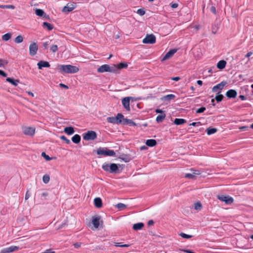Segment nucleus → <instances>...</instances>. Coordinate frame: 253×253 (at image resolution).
<instances>
[{
  "label": "nucleus",
  "instance_id": "41",
  "mask_svg": "<svg viewBox=\"0 0 253 253\" xmlns=\"http://www.w3.org/2000/svg\"><path fill=\"white\" fill-rule=\"evenodd\" d=\"M50 180L49 176L47 174H45L42 177V181L45 183H47Z\"/></svg>",
  "mask_w": 253,
  "mask_h": 253
},
{
  "label": "nucleus",
  "instance_id": "47",
  "mask_svg": "<svg viewBox=\"0 0 253 253\" xmlns=\"http://www.w3.org/2000/svg\"><path fill=\"white\" fill-rule=\"evenodd\" d=\"M60 138L61 140L64 141L67 144H68L70 143V140L67 138V137L64 135L61 136Z\"/></svg>",
  "mask_w": 253,
  "mask_h": 253
},
{
  "label": "nucleus",
  "instance_id": "6",
  "mask_svg": "<svg viewBox=\"0 0 253 253\" xmlns=\"http://www.w3.org/2000/svg\"><path fill=\"white\" fill-rule=\"evenodd\" d=\"M156 42V37L151 34L147 35L143 40V43L146 44H153Z\"/></svg>",
  "mask_w": 253,
  "mask_h": 253
},
{
  "label": "nucleus",
  "instance_id": "5",
  "mask_svg": "<svg viewBox=\"0 0 253 253\" xmlns=\"http://www.w3.org/2000/svg\"><path fill=\"white\" fill-rule=\"evenodd\" d=\"M217 199L222 202H225L227 205H230L234 201L233 198L231 197L222 194L218 195Z\"/></svg>",
  "mask_w": 253,
  "mask_h": 253
},
{
  "label": "nucleus",
  "instance_id": "49",
  "mask_svg": "<svg viewBox=\"0 0 253 253\" xmlns=\"http://www.w3.org/2000/svg\"><path fill=\"white\" fill-rule=\"evenodd\" d=\"M137 13L140 16H143L145 14V12L143 9H138L137 11Z\"/></svg>",
  "mask_w": 253,
  "mask_h": 253
},
{
  "label": "nucleus",
  "instance_id": "46",
  "mask_svg": "<svg viewBox=\"0 0 253 253\" xmlns=\"http://www.w3.org/2000/svg\"><path fill=\"white\" fill-rule=\"evenodd\" d=\"M50 49L53 52H55L58 50V46L56 44L52 45L50 46Z\"/></svg>",
  "mask_w": 253,
  "mask_h": 253
},
{
  "label": "nucleus",
  "instance_id": "40",
  "mask_svg": "<svg viewBox=\"0 0 253 253\" xmlns=\"http://www.w3.org/2000/svg\"><path fill=\"white\" fill-rule=\"evenodd\" d=\"M219 93L220 91L218 92V94L216 95L215 97V99L218 102L221 101L223 98V95L219 94Z\"/></svg>",
  "mask_w": 253,
  "mask_h": 253
},
{
  "label": "nucleus",
  "instance_id": "11",
  "mask_svg": "<svg viewBox=\"0 0 253 253\" xmlns=\"http://www.w3.org/2000/svg\"><path fill=\"white\" fill-rule=\"evenodd\" d=\"M227 83L225 81H222L219 84L214 86L212 88V91L213 92H216L218 90H221L224 86Z\"/></svg>",
  "mask_w": 253,
  "mask_h": 253
},
{
  "label": "nucleus",
  "instance_id": "21",
  "mask_svg": "<svg viewBox=\"0 0 253 253\" xmlns=\"http://www.w3.org/2000/svg\"><path fill=\"white\" fill-rule=\"evenodd\" d=\"M64 131L68 135H72L75 132L74 128L72 126L66 127Z\"/></svg>",
  "mask_w": 253,
  "mask_h": 253
},
{
  "label": "nucleus",
  "instance_id": "4",
  "mask_svg": "<svg viewBox=\"0 0 253 253\" xmlns=\"http://www.w3.org/2000/svg\"><path fill=\"white\" fill-rule=\"evenodd\" d=\"M97 137L96 133L93 130H89L83 134V138L85 140H93Z\"/></svg>",
  "mask_w": 253,
  "mask_h": 253
},
{
  "label": "nucleus",
  "instance_id": "43",
  "mask_svg": "<svg viewBox=\"0 0 253 253\" xmlns=\"http://www.w3.org/2000/svg\"><path fill=\"white\" fill-rule=\"evenodd\" d=\"M0 8H10L14 9L15 6L13 5H0Z\"/></svg>",
  "mask_w": 253,
  "mask_h": 253
},
{
  "label": "nucleus",
  "instance_id": "26",
  "mask_svg": "<svg viewBox=\"0 0 253 253\" xmlns=\"http://www.w3.org/2000/svg\"><path fill=\"white\" fill-rule=\"evenodd\" d=\"M186 122V121L184 119L176 118L175 119L173 123L176 125H180Z\"/></svg>",
  "mask_w": 253,
  "mask_h": 253
},
{
  "label": "nucleus",
  "instance_id": "20",
  "mask_svg": "<svg viewBox=\"0 0 253 253\" xmlns=\"http://www.w3.org/2000/svg\"><path fill=\"white\" fill-rule=\"evenodd\" d=\"M123 125H129V126H136V124L135 122H134L131 120H130V119H128L127 118L124 119Z\"/></svg>",
  "mask_w": 253,
  "mask_h": 253
},
{
  "label": "nucleus",
  "instance_id": "12",
  "mask_svg": "<svg viewBox=\"0 0 253 253\" xmlns=\"http://www.w3.org/2000/svg\"><path fill=\"white\" fill-rule=\"evenodd\" d=\"M130 97H126L123 98L122 102V104L124 106V107L126 109L127 111L130 110V106H129V102H130Z\"/></svg>",
  "mask_w": 253,
  "mask_h": 253
},
{
  "label": "nucleus",
  "instance_id": "24",
  "mask_svg": "<svg viewBox=\"0 0 253 253\" xmlns=\"http://www.w3.org/2000/svg\"><path fill=\"white\" fill-rule=\"evenodd\" d=\"M226 64V62L225 60H222L219 61L217 64V68L219 69H223L225 68Z\"/></svg>",
  "mask_w": 253,
  "mask_h": 253
},
{
  "label": "nucleus",
  "instance_id": "55",
  "mask_svg": "<svg viewBox=\"0 0 253 253\" xmlns=\"http://www.w3.org/2000/svg\"><path fill=\"white\" fill-rule=\"evenodd\" d=\"M59 85L61 87L64 88L65 89H68L69 88V87L67 85H66L65 84H62V83L59 84Z\"/></svg>",
  "mask_w": 253,
  "mask_h": 253
},
{
  "label": "nucleus",
  "instance_id": "27",
  "mask_svg": "<svg viewBox=\"0 0 253 253\" xmlns=\"http://www.w3.org/2000/svg\"><path fill=\"white\" fill-rule=\"evenodd\" d=\"M6 81L8 82V83H11L12 84L14 85V86H17L18 84V83L19 82V80H14L12 78H7L6 79Z\"/></svg>",
  "mask_w": 253,
  "mask_h": 253
},
{
  "label": "nucleus",
  "instance_id": "63",
  "mask_svg": "<svg viewBox=\"0 0 253 253\" xmlns=\"http://www.w3.org/2000/svg\"><path fill=\"white\" fill-rule=\"evenodd\" d=\"M253 53L252 52H248L246 55V57H248L249 58V57H250L252 55Z\"/></svg>",
  "mask_w": 253,
  "mask_h": 253
},
{
  "label": "nucleus",
  "instance_id": "10",
  "mask_svg": "<svg viewBox=\"0 0 253 253\" xmlns=\"http://www.w3.org/2000/svg\"><path fill=\"white\" fill-rule=\"evenodd\" d=\"M23 133L26 135L33 136L35 132V129L32 127H24L23 128Z\"/></svg>",
  "mask_w": 253,
  "mask_h": 253
},
{
  "label": "nucleus",
  "instance_id": "13",
  "mask_svg": "<svg viewBox=\"0 0 253 253\" xmlns=\"http://www.w3.org/2000/svg\"><path fill=\"white\" fill-rule=\"evenodd\" d=\"M109 173H119V169L117 164L112 163L109 166Z\"/></svg>",
  "mask_w": 253,
  "mask_h": 253
},
{
  "label": "nucleus",
  "instance_id": "33",
  "mask_svg": "<svg viewBox=\"0 0 253 253\" xmlns=\"http://www.w3.org/2000/svg\"><path fill=\"white\" fill-rule=\"evenodd\" d=\"M217 131V129L215 128H211V127H209L207 128L206 132L207 134L208 135H211L214 133H215Z\"/></svg>",
  "mask_w": 253,
  "mask_h": 253
},
{
  "label": "nucleus",
  "instance_id": "19",
  "mask_svg": "<svg viewBox=\"0 0 253 253\" xmlns=\"http://www.w3.org/2000/svg\"><path fill=\"white\" fill-rule=\"evenodd\" d=\"M94 205L96 208H100L102 206V200L100 198H95L94 200Z\"/></svg>",
  "mask_w": 253,
  "mask_h": 253
},
{
  "label": "nucleus",
  "instance_id": "42",
  "mask_svg": "<svg viewBox=\"0 0 253 253\" xmlns=\"http://www.w3.org/2000/svg\"><path fill=\"white\" fill-rule=\"evenodd\" d=\"M202 208V204L200 202H197L194 204V209L196 210H200Z\"/></svg>",
  "mask_w": 253,
  "mask_h": 253
},
{
  "label": "nucleus",
  "instance_id": "51",
  "mask_svg": "<svg viewBox=\"0 0 253 253\" xmlns=\"http://www.w3.org/2000/svg\"><path fill=\"white\" fill-rule=\"evenodd\" d=\"M189 125L190 126H199L200 125H201V123L200 122H193L192 123H191Z\"/></svg>",
  "mask_w": 253,
  "mask_h": 253
},
{
  "label": "nucleus",
  "instance_id": "18",
  "mask_svg": "<svg viewBox=\"0 0 253 253\" xmlns=\"http://www.w3.org/2000/svg\"><path fill=\"white\" fill-rule=\"evenodd\" d=\"M75 7L72 6V5H69V4H67V5L65 6L63 9L62 11L65 13H68L72 11L73 10L75 9Z\"/></svg>",
  "mask_w": 253,
  "mask_h": 253
},
{
  "label": "nucleus",
  "instance_id": "30",
  "mask_svg": "<svg viewBox=\"0 0 253 253\" xmlns=\"http://www.w3.org/2000/svg\"><path fill=\"white\" fill-rule=\"evenodd\" d=\"M175 97V95L172 94H168L163 97V99L166 101H170L174 99Z\"/></svg>",
  "mask_w": 253,
  "mask_h": 253
},
{
  "label": "nucleus",
  "instance_id": "50",
  "mask_svg": "<svg viewBox=\"0 0 253 253\" xmlns=\"http://www.w3.org/2000/svg\"><path fill=\"white\" fill-rule=\"evenodd\" d=\"M7 64V62L2 59H0V67H3Z\"/></svg>",
  "mask_w": 253,
  "mask_h": 253
},
{
  "label": "nucleus",
  "instance_id": "28",
  "mask_svg": "<svg viewBox=\"0 0 253 253\" xmlns=\"http://www.w3.org/2000/svg\"><path fill=\"white\" fill-rule=\"evenodd\" d=\"M81 139V136L77 134L72 137V140L74 143L78 144L80 142Z\"/></svg>",
  "mask_w": 253,
  "mask_h": 253
},
{
  "label": "nucleus",
  "instance_id": "56",
  "mask_svg": "<svg viewBox=\"0 0 253 253\" xmlns=\"http://www.w3.org/2000/svg\"><path fill=\"white\" fill-rule=\"evenodd\" d=\"M74 246L75 248H79L81 246V243H76L74 244Z\"/></svg>",
  "mask_w": 253,
  "mask_h": 253
},
{
  "label": "nucleus",
  "instance_id": "39",
  "mask_svg": "<svg viewBox=\"0 0 253 253\" xmlns=\"http://www.w3.org/2000/svg\"><path fill=\"white\" fill-rule=\"evenodd\" d=\"M23 38L22 36H21L20 35L16 37L14 40V42L17 43H20L22 42H23Z\"/></svg>",
  "mask_w": 253,
  "mask_h": 253
},
{
  "label": "nucleus",
  "instance_id": "15",
  "mask_svg": "<svg viewBox=\"0 0 253 253\" xmlns=\"http://www.w3.org/2000/svg\"><path fill=\"white\" fill-rule=\"evenodd\" d=\"M193 171L192 173H186L185 177L189 179H193L196 175L200 174V172L198 170L191 169Z\"/></svg>",
  "mask_w": 253,
  "mask_h": 253
},
{
  "label": "nucleus",
  "instance_id": "17",
  "mask_svg": "<svg viewBox=\"0 0 253 253\" xmlns=\"http://www.w3.org/2000/svg\"><path fill=\"white\" fill-rule=\"evenodd\" d=\"M226 95L229 98H235L237 96V92L234 89H229L226 92Z\"/></svg>",
  "mask_w": 253,
  "mask_h": 253
},
{
  "label": "nucleus",
  "instance_id": "29",
  "mask_svg": "<svg viewBox=\"0 0 253 253\" xmlns=\"http://www.w3.org/2000/svg\"><path fill=\"white\" fill-rule=\"evenodd\" d=\"M36 14L37 15L40 17H44L46 15L44 11L41 9H36Z\"/></svg>",
  "mask_w": 253,
  "mask_h": 253
},
{
  "label": "nucleus",
  "instance_id": "34",
  "mask_svg": "<svg viewBox=\"0 0 253 253\" xmlns=\"http://www.w3.org/2000/svg\"><path fill=\"white\" fill-rule=\"evenodd\" d=\"M107 122L114 124H118L116 117H110L107 118Z\"/></svg>",
  "mask_w": 253,
  "mask_h": 253
},
{
  "label": "nucleus",
  "instance_id": "1",
  "mask_svg": "<svg viewBox=\"0 0 253 253\" xmlns=\"http://www.w3.org/2000/svg\"><path fill=\"white\" fill-rule=\"evenodd\" d=\"M58 69L62 74H74L79 71L78 67L72 65H58Z\"/></svg>",
  "mask_w": 253,
  "mask_h": 253
},
{
  "label": "nucleus",
  "instance_id": "3",
  "mask_svg": "<svg viewBox=\"0 0 253 253\" xmlns=\"http://www.w3.org/2000/svg\"><path fill=\"white\" fill-rule=\"evenodd\" d=\"M96 153L98 155L107 156H115L116 153L113 150H110L106 147H99L96 150Z\"/></svg>",
  "mask_w": 253,
  "mask_h": 253
},
{
  "label": "nucleus",
  "instance_id": "44",
  "mask_svg": "<svg viewBox=\"0 0 253 253\" xmlns=\"http://www.w3.org/2000/svg\"><path fill=\"white\" fill-rule=\"evenodd\" d=\"M179 236L185 239H189L192 237V235H188L184 233H181L179 234Z\"/></svg>",
  "mask_w": 253,
  "mask_h": 253
},
{
  "label": "nucleus",
  "instance_id": "64",
  "mask_svg": "<svg viewBox=\"0 0 253 253\" xmlns=\"http://www.w3.org/2000/svg\"><path fill=\"white\" fill-rule=\"evenodd\" d=\"M48 45V42H45L43 43V46L44 48H47Z\"/></svg>",
  "mask_w": 253,
  "mask_h": 253
},
{
  "label": "nucleus",
  "instance_id": "14",
  "mask_svg": "<svg viewBox=\"0 0 253 253\" xmlns=\"http://www.w3.org/2000/svg\"><path fill=\"white\" fill-rule=\"evenodd\" d=\"M100 217L98 215L92 217L91 222L95 228H98L100 224Z\"/></svg>",
  "mask_w": 253,
  "mask_h": 253
},
{
  "label": "nucleus",
  "instance_id": "23",
  "mask_svg": "<svg viewBox=\"0 0 253 253\" xmlns=\"http://www.w3.org/2000/svg\"><path fill=\"white\" fill-rule=\"evenodd\" d=\"M115 117L118 124L121 123L123 124L124 119H125L126 118H124V116L122 114L118 113Z\"/></svg>",
  "mask_w": 253,
  "mask_h": 253
},
{
  "label": "nucleus",
  "instance_id": "62",
  "mask_svg": "<svg viewBox=\"0 0 253 253\" xmlns=\"http://www.w3.org/2000/svg\"><path fill=\"white\" fill-rule=\"evenodd\" d=\"M217 29V28L216 29H215V27H214L213 26H212V33L213 34H216Z\"/></svg>",
  "mask_w": 253,
  "mask_h": 253
},
{
  "label": "nucleus",
  "instance_id": "9",
  "mask_svg": "<svg viewBox=\"0 0 253 253\" xmlns=\"http://www.w3.org/2000/svg\"><path fill=\"white\" fill-rule=\"evenodd\" d=\"M177 51V49L173 48L170 49L168 52L166 53V54L162 58L161 61H164L170 58H171L175 53Z\"/></svg>",
  "mask_w": 253,
  "mask_h": 253
},
{
  "label": "nucleus",
  "instance_id": "57",
  "mask_svg": "<svg viewBox=\"0 0 253 253\" xmlns=\"http://www.w3.org/2000/svg\"><path fill=\"white\" fill-rule=\"evenodd\" d=\"M211 11L214 14H216V8L214 6L211 7Z\"/></svg>",
  "mask_w": 253,
  "mask_h": 253
},
{
  "label": "nucleus",
  "instance_id": "59",
  "mask_svg": "<svg viewBox=\"0 0 253 253\" xmlns=\"http://www.w3.org/2000/svg\"><path fill=\"white\" fill-rule=\"evenodd\" d=\"M0 75L3 76V77H6L7 74L2 70H0Z\"/></svg>",
  "mask_w": 253,
  "mask_h": 253
},
{
  "label": "nucleus",
  "instance_id": "37",
  "mask_svg": "<svg viewBox=\"0 0 253 253\" xmlns=\"http://www.w3.org/2000/svg\"><path fill=\"white\" fill-rule=\"evenodd\" d=\"M116 207L120 210H123L126 207V205H125L124 204L119 203L116 205Z\"/></svg>",
  "mask_w": 253,
  "mask_h": 253
},
{
  "label": "nucleus",
  "instance_id": "45",
  "mask_svg": "<svg viewBox=\"0 0 253 253\" xmlns=\"http://www.w3.org/2000/svg\"><path fill=\"white\" fill-rule=\"evenodd\" d=\"M42 156L43 157L46 161H50L52 159V158L47 155L45 152H42Z\"/></svg>",
  "mask_w": 253,
  "mask_h": 253
},
{
  "label": "nucleus",
  "instance_id": "36",
  "mask_svg": "<svg viewBox=\"0 0 253 253\" xmlns=\"http://www.w3.org/2000/svg\"><path fill=\"white\" fill-rule=\"evenodd\" d=\"M43 27L44 28H46L48 30H51L53 29V26L46 22H44L43 23Z\"/></svg>",
  "mask_w": 253,
  "mask_h": 253
},
{
  "label": "nucleus",
  "instance_id": "60",
  "mask_svg": "<svg viewBox=\"0 0 253 253\" xmlns=\"http://www.w3.org/2000/svg\"><path fill=\"white\" fill-rule=\"evenodd\" d=\"M239 98L241 99V100H246V97L244 95H240L239 96Z\"/></svg>",
  "mask_w": 253,
  "mask_h": 253
},
{
  "label": "nucleus",
  "instance_id": "22",
  "mask_svg": "<svg viewBox=\"0 0 253 253\" xmlns=\"http://www.w3.org/2000/svg\"><path fill=\"white\" fill-rule=\"evenodd\" d=\"M145 143L148 146L153 147L156 145L157 142L156 140L151 139L147 140Z\"/></svg>",
  "mask_w": 253,
  "mask_h": 253
},
{
  "label": "nucleus",
  "instance_id": "7",
  "mask_svg": "<svg viewBox=\"0 0 253 253\" xmlns=\"http://www.w3.org/2000/svg\"><path fill=\"white\" fill-rule=\"evenodd\" d=\"M38 49V46L36 42L32 43L29 46V54L31 56H34L36 54Z\"/></svg>",
  "mask_w": 253,
  "mask_h": 253
},
{
  "label": "nucleus",
  "instance_id": "52",
  "mask_svg": "<svg viewBox=\"0 0 253 253\" xmlns=\"http://www.w3.org/2000/svg\"><path fill=\"white\" fill-rule=\"evenodd\" d=\"M42 253H55V252L53 251L52 249H47L44 252H42Z\"/></svg>",
  "mask_w": 253,
  "mask_h": 253
},
{
  "label": "nucleus",
  "instance_id": "61",
  "mask_svg": "<svg viewBox=\"0 0 253 253\" xmlns=\"http://www.w3.org/2000/svg\"><path fill=\"white\" fill-rule=\"evenodd\" d=\"M155 112L157 113H164V111L162 110L159 109H157Z\"/></svg>",
  "mask_w": 253,
  "mask_h": 253
},
{
  "label": "nucleus",
  "instance_id": "2",
  "mask_svg": "<svg viewBox=\"0 0 253 253\" xmlns=\"http://www.w3.org/2000/svg\"><path fill=\"white\" fill-rule=\"evenodd\" d=\"M97 71L98 73H115L116 72V65L114 64L113 66H110L108 64H104L98 68Z\"/></svg>",
  "mask_w": 253,
  "mask_h": 253
},
{
  "label": "nucleus",
  "instance_id": "35",
  "mask_svg": "<svg viewBox=\"0 0 253 253\" xmlns=\"http://www.w3.org/2000/svg\"><path fill=\"white\" fill-rule=\"evenodd\" d=\"M11 37L10 33H6L2 36V40L4 41H8Z\"/></svg>",
  "mask_w": 253,
  "mask_h": 253
},
{
  "label": "nucleus",
  "instance_id": "48",
  "mask_svg": "<svg viewBox=\"0 0 253 253\" xmlns=\"http://www.w3.org/2000/svg\"><path fill=\"white\" fill-rule=\"evenodd\" d=\"M206 110V108L204 107H202L198 109H197L196 112V113H202L204 112Z\"/></svg>",
  "mask_w": 253,
  "mask_h": 253
},
{
  "label": "nucleus",
  "instance_id": "31",
  "mask_svg": "<svg viewBox=\"0 0 253 253\" xmlns=\"http://www.w3.org/2000/svg\"><path fill=\"white\" fill-rule=\"evenodd\" d=\"M166 117V114L163 113L162 115H158L156 118V122L158 123L162 122Z\"/></svg>",
  "mask_w": 253,
  "mask_h": 253
},
{
  "label": "nucleus",
  "instance_id": "54",
  "mask_svg": "<svg viewBox=\"0 0 253 253\" xmlns=\"http://www.w3.org/2000/svg\"><path fill=\"white\" fill-rule=\"evenodd\" d=\"M170 5L171 7L172 8H176L178 6V3H171L170 4Z\"/></svg>",
  "mask_w": 253,
  "mask_h": 253
},
{
  "label": "nucleus",
  "instance_id": "53",
  "mask_svg": "<svg viewBox=\"0 0 253 253\" xmlns=\"http://www.w3.org/2000/svg\"><path fill=\"white\" fill-rule=\"evenodd\" d=\"M180 251L184 252L185 253H195L193 252H192L191 250H187V249H182V250H179Z\"/></svg>",
  "mask_w": 253,
  "mask_h": 253
},
{
  "label": "nucleus",
  "instance_id": "8",
  "mask_svg": "<svg viewBox=\"0 0 253 253\" xmlns=\"http://www.w3.org/2000/svg\"><path fill=\"white\" fill-rule=\"evenodd\" d=\"M19 248L17 246H12L8 248L2 249L0 253H11L17 251Z\"/></svg>",
  "mask_w": 253,
  "mask_h": 253
},
{
  "label": "nucleus",
  "instance_id": "32",
  "mask_svg": "<svg viewBox=\"0 0 253 253\" xmlns=\"http://www.w3.org/2000/svg\"><path fill=\"white\" fill-rule=\"evenodd\" d=\"M116 71L118 69H121L123 68H126L127 67V64L126 63H120L118 65H116Z\"/></svg>",
  "mask_w": 253,
  "mask_h": 253
},
{
  "label": "nucleus",
  "instance_id": "38",
  "mask_svg": "<svg viewBox=\"0 0 253 253\" xmlns=\"http://www.w3.org/2000/svg\"><path fill=\"white\" fill-rule=\"evenodd\" d=\"M110 165V164H109L104 163L103 164V165L102 166V168L104 171L109 172V166Z\"/></svg>",
  "mask_w": 253,
  "mask_h": 253
},
{
  "label": "nucleus",
  "instance_id": "58",
  "mask_svg": "<svg viewBox=\"0 0 253 253\" xmlns=\"http://www.w3.org/2000/svg\"><path fill=\"white\" fill-rule=\"evenodd\" d=\"M31 195L29 193V191H27L26 193V195H25V200H27L29 198V197H30Z\"/></svg>",
  "mask_w": 253,
  "mask_h": 253
},
{
  "label": "nucleus",
  "instance_id": "16",
  "mask_svg": "<svg viewBox=\"0 0 253 253\" xmlns=\"http://www.w3.org/2000/svg\"><path fill=\"white\" fill-rule=\"evenodd\" d=\"M39 69L41 70L43 67L48 68L50 66L48 62L41 60L37 64Z\"/></svg>",
  "mask_w": 253,
  "mask_h": 253
},
{
  "label": "nucleus",
  "instance_id": "25",
  "mask_svg": "<svg viewBox=\"0 0 253 253\" xmlns=\"http://www.w3.org/2000/svg\"><path fill=\"white\" fill-rule=\"evenodd\" d=\"M144 226V224L142 222H139L133 224V229L134 230H140Z\"/></svg>",
  "mask_w": 253,
  "mask_h": 253
}]
</instances>
